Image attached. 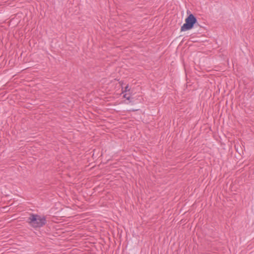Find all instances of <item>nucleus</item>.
<instances>
[{
  "instance_id": "1",
  "label": "nucleus",
  "mask_w": 254,
  "mask_h": 254,
  "mask_svg": "<svg viewBox=\"0 0 254 254\" xmlns=\"http://www.w3.org/2000/svg\"><path fill=\"white\" fill-rule=\"evenodd\" d=\"M28 222L33 228H40L46 223V220L44 216L31 214L28 218Z\"/></svg>"
},
{
  "instance_id": "2",
  "label": "nucleus",
  "mask_w": 254,
  "mask_h": 254,
  "mask_svg": "<svg viewBox=\"0 0 254 254\" xmlns=\"http://www.w3.org/2000/svg\"><path fill=\"white\" fill-rule=\"evenodd\" d=\"M196 22L195 17L192 14H190L185 19V23L181 26V31H186L191 29Z\"/></svg>"
},
{
  "instance_id": "3",
  "label": "nucleus",
  "mask_w": 254,
  "mask_h": 254,
  "mask_svg": "<svg viewBox=\"0 0 254 254\" xmlns=\"http://www.w3.org/2000/svg\"><path fill=\"white\" fill-rule=\"evenodd\" d=\"M124 97L126 98L127 100H129L130 97L127 96V94H126L124 95Z\"/></svg>"
},
{
  "instance_id": "4",
  "label": "nucleus",
  "mask_w": 254,
  "mask_h": 254,
  "mask_svg": "<svg viewBox=\"0 0 254 254\" xmlns=\"http://www.w3.org/2000/svg\"><path fill=\"white\" fill-rule=\"evenodd\" d=\"M128 86H127L126 87V88H125V92H127V91H128V90H129V89H128Z\"/></svg>"
}]
</instances>
